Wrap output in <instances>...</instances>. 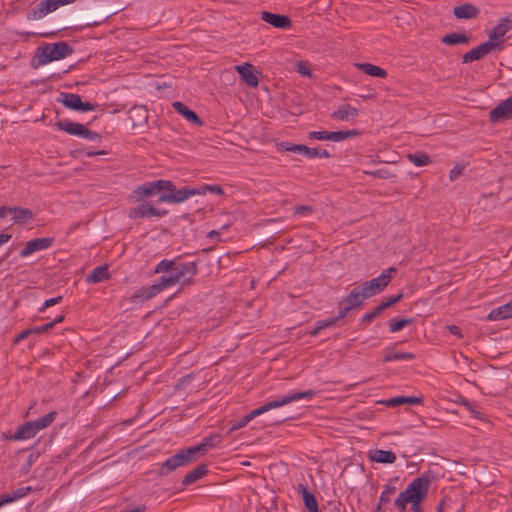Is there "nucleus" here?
<instances>
[{
  "label": "nucleus",
  "mask_w": 512,
  "mask_h": 512,
  "mask_svg": "<svg viewBox=\"0 0 512 512\" xmlns=\"http://www.w3.org/2000/svg\"><path fill=\"white\" fill-rule=\"evenodd\" d=\"M317 394H318L317 391L309 389V390L301 391V392H290V393H288L284 396H281L275 400L269 401V402L265 403L264 405L253 409L250 413L246 414L239 421L234 422L229 429V433H232L236 430H239V429L247 426L248 423L250 421H252L255 417L260 416L272 409H276V408L285 406L287 404H290L292 402L299 401L302 399L310 400Z\"/></svg>",
  "instance_id": "1"
},
{
  "label": "nucleus",
  "mask_w": 512,
  "mask_h": 512,
  "mask_svg": "<svg viewBox=\"0 0 512 512\" xmlns=\"http://www.w3.org/2000/svg\"><path fill=\"white\" fill-rule=\"evenodd\" d=\"M429 491V479L420 476L413 479L394 501L399 512H405L407 504H411L413 512H424L421 503L426 499Z\"/></svg>",
  "instance_id": "2"
},
{
  "label": "nucleus",
  "mask_w": 512,
  "mask_h": 512,
  "mask_svg": "<svg viewBox=\"0 0 512 512\" xmlns=\"http://www.w3.org/2000/svg\"><path fill=\"white\" fill-rule=\"evenodd\" d=\"M212 439L213 437L205 438L198 445L180 450L175 455L167 458L160 464L158 474L160 476H166L177 468L196 461L199 453H204L207 451L208 447L213 446Z\"/></svg>",
  "instance_id": "3"
},
{
  "label": "nucleus",
  "mask_w": 512,
  "mask_h": 512,
  "mask_svg": "<svg viewBox=\"0 0 512 512\" xmlns=\"http://www.w3.org/2000/svg\"><path fill=\"white\" fill-rule=\"evenodd\" d=\"M396 273V268L389 267L388 269L383 270L376 278L365 281L358 286L363 292L364 296L366 298H370L382 292L388 286L389 282L392 280Z\"/></svg>",
  "instance_id": "4"
},
{
  "label": "nucleus",
  "mask_w": 512,
  "mask_h": 512,
  "mask_svg": "<svg viewBox=\"0 0 512 512\" xmlns=\"http://www.w3.org/2000/svg\"><path fill=\"white\" fill-rule=\"evenodd\" d=\"M73 53V48L66 42L46 44L41 48L39 64L44 65L52 61L64 59Z\"/></svg>",
  "instance_id": "5"
},
{
  "label": "nucleus",
  "mask_w": 512,
  "mask_h": 512,
  "mask_svg": "<svg viewBox=\"0 0 512 512\" xmlns=\"http://www.w3.org/2000/svg\"><path fill=\"white\" fill-rule=\"evenodd\" d=\"M56 126L58 127V129L70 135H75L89 141H97L100 139V136L97 132L91 131L84 124L81 123L65 120L58 121L56 123Z\"/></svg>",
  "instance_id": "6"
},
{
  "label": "nucleus",
  "mask_w": 512,
  "mask_h": 512,
  "mask_svg": "<svg viewBox=\"0 0 512 512\" xmlns=\"http://www.w3.org/2000/svg\"><path fill=\"white\" fill-rule=\"evenodd\" d=\"M168 213L167 210L152 206L149 202H142L136 207H132L128 212L130 219L137 218H162Z\"/></svg>",
  "instance_id": "7"
},
{
  "label": "nucleus",
  "mask_w": 512,
  "mask_h": 512,
  "mask_svg": "<svg viewBox=\"0 0 512 512\" xmlns=\"http://www.w3.org/2000/svg\"><path fill=\"white\" fill-rule=\"evenodd\" d=\"M512 29V13L506 15L489 33V42H492L497 50H502V38Z\"/></svg>",
  "instance_id": "8"
},
{
  "label": "nucleus",
  "mask_w": 512,
  "mask_h": 512,
  "mask_svg": "<svg viewBox=\"0 0 512 512\" xmlns=\"http://www.w3.org/2000/svg\"><path fill=\"white\" fill-rule=\"evenodd\" d=\"M201 194L200 190L197 188L183 187L181 189H175L173 193H162L158 198V203H170V204H179L194 195Z\"/></svg>",
  "instance_id": "9"
},
{
  "label": "nucleus",
  "mask_w": 512,
  "mask_h": 512,
  "mask_svg": "<svg viewBox=\"0 0 512 512\" xmlns=\"http://www.w3.org/2000/svg\"><path fill=\"white\" fill-rule=\"evenodd\" d=\"M61 102L71 110L87 112L95 110V106L90 102H83L80 95L73 93H61Z\"/></svg>",
  "instance_id": "10"
},
{
  "label": "nucleus",
  "mask_w": 512,
  "mask_h": 512,
  "mask_svg": "<svg viewBox=\"0 0 512 512\" xmlns=\"http://www.w3.org/2000/svg\"><path fill=\"white\" fill-rule=\"evenodd\" d=\"M235 70L240 75L241 80L249 87H257L261 73L248 62L236 65Z\"/></svg>",
  "instance_id": "11"
},
{
  "label": "nucleus",
  "mask_w": 512,
  "mask_h": 512,
  "mask_svg": "<svg viewBox=\"0 0 512 512\" xmlns=\"http://www.w3.org/2000/svg\"><path fill=\"white\" fill-rule=\"evenodd\" d=\"M512 118V96L506 100L501 101L495 108L489 113V119L491 122L496 123L503 120Z\"/></svg>",
  "instance_id": "12"
},
{
  "label": "nucleus",
  "mask_w": 512,
  "mask_h": 512,
  "mask_svg": "<svg viewBox=\"0 0 512 512\" xmlns=\"http://www.w3.org/2000/svg\"><path fill=\"white\" fill-rule=\"evenodd\" d=\"M53 242L54 238L51 237L30 240L25 244L24 248L20 251L19 255L22 258L28 257L32 253L48 249L49 247L52 246Z\"/></svg>",
  "instance_id": "13"
},
{
  "label": "nucleus",
  "mask_w": 512,
  "mask_h": 512,
  "mask_svg": "<svg viewBox=\"0 0 512 512\" xmlns=\"http://www.w3.org/2000/svg\"><path fill=\"white\" fill-rule=\"evenodd\" d=\"M496 50L497 49L494 47L492 42L486 41L480 44L479 46L471 49L469 52L465 53L462 57V62L469 63L475 60H479Z\"/></svg>",
  "instance_id": "14"
},
{
  "label": "nucleus",
  "mask_w": 512,
  "mask_h": 512,
  "mask_svg": "<svg viewBox=\"0 0 512 512\" xmlns=\"http://www.w3.org/2000/svg\"><path fill=\"white\" fill-rule=\"evenodd\" d=\"M261 20L279 29H289L292 26V21L288 16L268 11L261 12Z\"/></svg>",
  "instance_id": "15"
},
{
  "label": "nucleus",
  "mask_w": 512,
  "mask_h": 512,
  "mask_svg": "<svg viewBox=\"0 0 512 512\" xmlns=\"http://www.w3.org/2000/svg\"><path fill=\"white\" fill-rule=\"evenodd\" d=\"M159 289L154 284L150 286H143L136 290L130 298L133 304H142L143 302L152 299L159 294Z\"/></svg>",
  "instance_id": "16"
},
{
  "label": "nucleus",
  "mask_w": 512,
  "mask_h": 512,
  "mask_svg": "<svg viewBox=\"0 0 512 512\" xmlns=\"http://www.w3.org/2000/svg\"><path fill=\"white\" fill-rule=\"evenodd\" d=\"M358 116L357 108L351 106L348 103L341 104L337 110H335L331 117L340 121H348L355 119Z\"/></svg>",
  "instance_id": "17"
},
{
  "label": "nucleus",
  "mask_w": 512,
  "mask_h": 512,
  "mask_svg": "<svg viewBox=\"0 0 512 512\" xmlns=\"http://www.w3.org/2000/svg\"><path fill=\"white\" fill-rule=\"evenodd\" d=\"M37 433L38 430L33 421H28L20 425L11 438L16 441L28 440L33 438Z\"/></svg>",
  "instance_id": "18"
},
{
  "label": "nucleus",
  "mask_w": 512,
  "mask_h": 512,
  "mask_svg": "<svg viewBox=\"0 0 512 512\" xmlns=\"http://www.w3.org/2000/svg\"><path fill=\"white\" fill-rule=\"evenodd\" d=\"M297 491L301 495L304 505L309 512H319L316 497L309 491L306 485L298 484Z\"/></svg>",
  "instance_id": "19"
},
{
  "label": "nucleus",
  "mask_w": 512,
  "mask_h": 512,
  "mask_svg": "<svg viewBox=\"0 0 512 512\" xmlns=\"http://www.w3.org/2000/svg\"><path fill=\"white\" fill-rule=\"evenodd\" d=\"M32 491L30 486H22L10 493L0 495V507L24 498Z\"/></svg>",
  "instance_id": "20"
},
{
  "label": "nucleus",
  "mask_w": 512,
  "mask_h": 512,
  "mask_svg": "<svg viewBox=\"0 0 512 512\" xmlns=\"http://www.w3.org/2000/svg\"><path fill=\"white\" fill-rule=\"evenodd\" d=\"M280 150L289 151L293 153L301 154L307 158H313V154H316V148H310L302 144H292L289 142H281L279 144Z\"/></svg>",
  "instance_id": "21"
},
{
  "label": "nucleus",
  "mask_w": 512,
  "mask_h": 512,
  "mask_svg": "<svg viewBox=\"0 0 512 512\" xmlns=\"http://www.w3.org/2000/svg\"><path fill=\"white\" fill-rule=\"evenodd\" d=\"M172 106L175 109V111L182 115L188 122L198 126H201L203 124L198 115L194 111L189 109L184 103L180 101H175L173 102Z\"/></svg>",
  "instance_id": "22"
},
{
  "label": "nucleus",
  "mask_w": 512,
  "mask_h": 512,
  "mask_svg": "<svg viewBox=\"0 0 512 512\" xmlns=\"http://www.w3.org/2000/svg\"><path fill=\"white\" fill-rule=\"evenodd\" d=\"M155 186H157V181L146 182L143 185L137 186L133 190V196L137 201H142L145 198H149L159 192Z\"/></svg>",
  "instance_id": "23"
},
{
  "label": "nucleus",
  "mask_w": 512,
  "mask_h": 512,
  "mask_svg": "<svg viewBox=\"0 0 512 512\" xmlns=\"http://www.w3.org/2000/svg\"><path fill=\"white\" fill-rule=\"evenodd\" d=\"M512 318V301L492 309L487 319L490 321H498Z\"/></svg>",
  "instance_id": "24"
},
{
  "label": "nucleus",
  "mask_w": 512,
  "mask_h": 512,
  "mask_svg": "<svg viewBox=\"0 0 512 512\" xmlns=\"http://www.w3.org/2000/svg\"><path fill=\"white\" fill-rule=\"evenodd\" d=\"M177 270L183 277V284H190L193 277L197 274V261L185 262L177 266Z\"/></svg>",
  "instance_id": "25"
},
{
  "label": "nucleus",
  "mask_w": 512,
  "mask_h": 512,
  "mask_svg": "<svg viewBox=\"0 0 512 512\" xmlns=\"http://www.w3.org/2000/svg\"><path fill=\"white\" fill-rule=\"evenodd\" d=\"M369 459L377 463L392 464L397 457L392 451L376 449L369 452Z\"/></svg>",
  "instance_id": "26"
},
{
  "label": "nucleus",
  "mask_w": 512,
  "mask_h": 512,
  "mask_svg": "<svg viewBox=\"0 0 512 512\" xmlns=\"http://www.w3.org/2000/svg\"><path fill=\"white\" fill-rule=\"evenodd\" d=\"M207 472H208V467L206 464L198 465L196 468H194L193 470H191L184 476V478L182 480V485L189 486V485L195 483L197 480L204 477L207 474Z\"/></svg>",
  "instance_id": "27"
},
{
  "label": "nucleus",
  "mask_w": 512,
  "mask_h": 512,
  "mask_svg": "<svg viewBox=\"0 0 512 512\" xmlns=\"http://www.w3.org/2000/svg\"><path fill=\"white\" fill-rule=\"evenodd\" d=\"M478 13V8L468 3L456 6L453 9V14L458 19H472L475 18L478 15Z\"/></svg>",
  "instance_id": "28"
},
{
  "label": "nucleus",
  "mask_w": 512,
  "mask_h": 512,
  "mask_svg": "<svg viewBox=\"0 0 512 512\" xmlns=\"http://www.w3.org/2000/svg\"><path fill=\"white\" fill-rule=\"evenodd\" d=\"M110 278L108 267L106 265H100L95 267L89 275L86 277L87 283H100Z\"/></svg>",
  "instance_id": "29"
},
{
  "label": "nucleus",
  "mask_w": 512,
  "mask_h": 512,
  "mask_svg": "<svg viewBox=\"0 0 512 512\" xmlns=\"http://www.w3.org/2000/svg\"><path fill=\"white\" fill-rule=\"evenodd\" d=\"M342 299L354 309L360 307L367 298L364 296L359 286H356Z\"/></svg>",
  "instance_id": "30"
},
{
  "label": "nucleus",
  "mask_w": 512,
  "mask_h": 512,
  "mask_svg": "<svg viewBox=\"0 0 512 512\" xmlns=\"http://www.w3.org/2000/svg\"><path fill=\"white\" fill-rule=\"evenodd\" d=\"M356 67L372 77L385 78L387 76L386 70L371 63H357Z\"/></svg>",
  "instance_id": "31"
},
{
  "label": "nucleus",
  "mask_w": 512,
  "mask_h": 512,
  "mask_svg": "<svg viewBox=\"0 0 512 512\" xmlns=\"http://www.w3.org/2000/svg\"><path fill=\"white\" fill-rule=\"evenodd\" d=\"M470 37L464 33H450L442 37L441 42L446 45L468 44Z\"/></svg>",
  "instance_id": "32"
},
{
  "label": "nucleus",
  "mask_w": 512,
  "mask_h": 512,
  "mask_svg": "<svg viewBox=\"0 0 512 512\" xmlns=\"http://www.w3.org/2000/svg\"><path fill=\"white\" fill-rule=\"evenodd\" d=\"M13 220L15 223H26L33 217V213L30 209L22 207L12 208Z\"/></svg>",
  "instance_id": "33"
},
{
  "label": "nucleus",
  "mask_w": 512,
  "mask_h": 512,
  "mask_svg": "<svg viewBox=\"0 0 512 512\" xmlns=\"http://www.w3.org/2000/svg\"><path fill=\"white\" fill-rule=\"evenodd\" d=\"M414 358H415V355L413 353L389 350L385 353L383 361L384 362L405 361V360H412Z\"/></svg>",
  "instance_id": "34"
},
{
  "label": "nucleus",
  "mask_w": 512,
  "mask_h": 512,
  "mask_svg": "<svg viewBox=\"0 0 512 512\" xmlns=\"http://www.w3.org/2000/svg\"><path fill=\"white\" fill-rule=\"evenodd\" d=\"M56 416H57V412L51 411V412L43 415L42 417L34 420L33 423H34L35 427L37 428L38 432L42 429L47 428L49 425H51L53 423V421L55 420Z\"/></svg>",
  "instance_id": "35"
},
{
  "label": "nucleus",
  "mask_w": 512,
  "mask_h": 512,
  "mask_svg": "<svg viewBox=\"0 0 512 512\" xmlns=\"http://www.w3.org/2000/svg\"><path fill=\"white\" fill-rule=\"evenodd\" d=\"M407 159L417 167L426 166L431 162L430 157L423 152L408 154Z\"/></svg>",
  "instance_id": "36"
},
{
  "label": "nucleus",
  "mask_w": 512,
  "mask_h": 512,
  "mask_svg": "<svg viewBox=\"0 0 512 512\" xmlns=\"http://www.w3.org/2000/svg\"><path fill=\"white\" fill-rule=\"evenodd\" d=\"M359 133L356 130H347V131H333L330 132V141L341 142L348 138H353L357 136Z\"/></svg>",
  "instance_id": "37"
},
{
  "label": "nucleus",
  "mask_w": 512,
  "mask_h": 512,
  "mask_svg": "<svg viewBox=\"0 0 512 512\" xmlns=\"http://www.w3.org/2000/svg\"><path fill=\"white\" fill-rule=\"evenodd\" d=\"M64 319V315H59L57 316L53 321L51 322H48L46 324H43V325H40V326H36V327H33V328H30L31 330V333L33 334H42V333H45L49 330H51L57 323H60L62 322Z\"/></svg>",
  "instance_id": "38"
},
{
  "label": "nucleus",
  "mask_w": 512,
  "mask_h": 512,
  "mask_svg": "<svg viewBox=\"0 0 512 512\" xmlns=\"http://www.w3.org/2000/svg\"><path fill=\"white\" fill-rule=\"evenodd\" d=\"M177 284V278H172V276L164 275L157 279L154 283L156 288L159 289V292L163 291L166 288L172 287Z\"/></svg>",
  "instance_id": "39"
},
{
  "label": "nucleus",
  "mask_w": 512,
  "mask_h": 512,
  "mask_svg": "<svg viewBox=\"0 0 512 512\" xmlns=\"http://www.w3.org/2000/svg\"><path fill=\"white\" fill-rule=\"evenodd\" d=\"M174 265H176V260L163 259L161 260L155 267L154 273H164L174 270Z\"/></svg>",
  "instance_id": "40"
},
{
  "label": "nucleus",
  "mask_w": 512,
  "mask_h": 512,
  "mask_svg": "<svg viewBox=\"0 0 512 512\" xmlns=\"http://www.w3.org/2000/svg\"><path fill=\"white\" fill-rule=\"evenodd\" d=\"M412 319H392L389 322V328L391 332H397L403 329L405 326L410 324Z\"/></svg>",
  "instance_id": "41"
},
{
  "label": "nucleus",
  "mask_w": 512,
  "mask_h": 512,
  "mask_svg": "<svg viewBox=\"0 0 512 512\" xmlns=\"http://www.w3.org/2000/svg\"><path fill=\"white\" fill-rule=\"evenodd\" d=\"M157 186L156 189H158L159 192L163 193H173L176 189L174 183L170 180H156Z\"/></svg>",
  "instance_id": "42"
},
{
  "label": "nucleus",
  "mask_w": 512,
  "mask_h": 512,
  "mask_svg": "<svg viewBox=\"0 0 512 512\" xmlns=\"http://www.w3.org/2000/svg\"><path fill=\"white\" fill-rule=\"evenodd\" d=\"M396 492V488L391 485H386L379 496L380 505H384L390 501V497Z\"/></svg>",
  "instance_id": "43"
},
{
  "label": "nucleus",
  "mask_w": 512,
  "mask_h": 512,
  "mask_svg": "<svg viewBox=\"0 0 512 512\" xmlns=\"http://www.w3.org/2000/svg\"><path fill=\"white\" fill-rule=\"evenodd\" d=\"M353 308L344 301V299H341L338 302V315L335 316V318L339 321L347 316V314L352 310Z\"/></svg>",
  "instance_id": "44"
},
{
  "label": "nucleus",
  "mask_w": 512,
  "mask_h": 512,
  "mask_svg": "<svg viewBox=\"0 0 512 512\" xmlns=\"http://www.w3.org/2000/svg\"><path fill=\"white\" fill-rule=\"evenodd\" d=\"M383 309L380 307V305L376 306L373 311L366 313L362 319L361 322L365 325H369L377 316H379L382 313Z\"/></svg>",
  "instance_id": "45"
},
{
  "label": "nucleus",
  "mask_w": 512,
  "mask_h": 512,
  "mask_svg": "<svg viewBox=\"0 0 512 512\" xmlns=\"http://www.w3.org/2000/svg\"><path fill=\"white\" fill-rule=\"evenodd\" d=\"M296 71L300 75H302L304 77H310L311 76L310 65L306 61H299V62H297V64H296Z\"/></svg>",
  "instance_id": "46"
},
{
  "label": "nucleus",
  "mask_w": 512,
  "mask_h": 512,
  "mask_svg": "<svg viewBox=\"0 0 512 512\" xmlns=\"http://www.w3.org/2000/svg\"><path fill=\"white\" fill-rule=\"evenodd\" d=\"M313 212V207L310 205H298L294 207L293 214L301 216H309Z\"/></svg>",
  "instance_id": "47"
},
{
  "label": "nucleus",
  "mask_w": 512,
  "mask_h": 512,
  "mask_svg": "<svg viewBox=\"0 0 512 512\" xmlns=\"http://www.w3.org/2000/svg\"><path fill=\"white\" fill-rule=\"evenodd\" d=\"M338 320L335 317H330L327 319L319 320L318 323V329L324 330L329 327H334Z\"/></svg>",
  "instance_id": "48"
},
{
  "label": "nucleus",
  "mask_w": 512,
  "mask_h": 512,
  "mask_svg": "<svg viewBox=\"0 0 512 512\" xmlns=\"http://www.w3.org/2000/svg\"><path fill=\"white\" fill-rule=\"evenodd\" d=\"M308 136L315 140H330V132L328 131H312Z\"/></svg>",
  "instance_id": "49"
},
{
  "label": "nucleus",
  "mask_w": 512,
  "mask_h": 512,
  "mask_svg": "<svg viewBox=\"0 0 512 512\" xmlns=\"http://www.w3.org/2000/svg\"><path fill=\"white\" fill-rule=\"evenodd\" d=\"M402 293H399L397 294L396 296H392L390 297L388 300L380 303V307L383 309V311L389 307H391L392 305L396 304L398 301H400L402 299Z\"/></svg>",
  "instance_id": "50"
},
{
  "label": "nucleus",
  "mask_w": 512,
  "mask_h": 512,
  "mask_svg": "<svg viewBox=\"0 0 512 512\" xmlns=\"http://www.w3.org/2000/svg\"><path fill=\"white\" fill-rule=\"evenodd\" d=\"M62 301V296L53 297L47 299L43 305L39 308V312H43L46 308L59 304Z\"/></svg>",
  "instance_id": "51"
},
{
  "label": "nucleus",
  "mask_w": 512,
  "mask_h": 512,
  "mask_svg": "<svg viewBox=\"0 0 512 512\" xmlns=\"http://www.w3.org/2000/svg\"><path fill=\"white\" fill-rule=\"evenodd\" d=\"M41 3L47 14L59 8L56 0H42Z\"/></svg>",
  "instance_id": "52"
},
{
  "label": "nucleus",
  "mask_w": 512,
  "mask_h": 512,
  "mask_svg": "<svg viewBox=\"0 0 512 512\" xmlns=\"http://www.w3.org/2000/svg\"><path fill=\"white\" fill-rule=\"evenodd\" d=\"M201 194H204L206 191H210L214 194L221 195L223 194V189L219 185H205L201 189H199Z\"/></svg>",
  "instance_id": "53"
},
{
  "label": "nucleus",
  "mask_w": 512,
  "mask_h": 512,
  "mask_svg": "<svg viewBox=\"0 0 512 512\" xmlns=\"http://www.w3.org/2000/svg\"><path fill=\"white\" fill-rule=\"evenodd\" d=\"M384 404L389 407H397L399 405L404 404V396L389 398L384 401Z\"/></svg>",
  "instance_id": "54"
},
{
  "label": "nucleus",
  "mask_w": 512,
  "mask_h": 512,
  "mask_svg": "<svg viewBox=\"0 0 512 512\" xmlns=\"http://www.w3.org/2000/svg\"><path fill=\"white\" fill-rule=\"evenodd\" d=\"M463 169V166L455 165L449 172L450 180L455 181L462 174Z\"/></svg>",
  "instance_id": "55"
},
{
  "label": "nucleus",
  "mask_w": 512,
  "mask_h": 512,
  "mask_svg": "<svg viewBox=\"0 0 512 512\" xmlns=\"http://www.w3.org/2000/svg\"><path fill=\"white\" fill-rule=\"evenodd\" d=\"M463 405L470 411L476 418H481V413L475 409V405L469 401H464Z\"/></svg>",
  "instance_id": "56"
},
{
  "label": "nucleus",
  "mask_w": 512,
  "mask_h": 512,
  "mask_svg": "<svg viewBox=\"0 0 512 512\" xmlns=\"http://www.w3.org/2000/svg\"><path fill=\"white\" fill-rule=\"evenodd\" d=\"M447 330H448L451 334H453V335L457 336L458 338H461V337H462L461 330H460V328H459L458 326H456V325H448V326H447Z\"/></svg>",
  "instance_id": "57"
},
{
  "label": "nucleus",
  "mask_w": 512,
  "mask_h": 512,
  "mask_svg": "<svg viewBox=\"0 0 512 512\" xmlns=\"http://www.w3.org/2000/svg\"><path fill=\"white\" fill-rule=\"evenodd\" d=\"M422 402V398L418 397H405L404 396V404H420Z\"/></svg>",
  "instance_id": "58"
},
{
  "label": "nucleus",
  "mask_w": 512,
  "mask_h": 512,
  "mask_svg": "<svg viewBox=\"0 0 512 512\" xmlns=\"http://www.w3.org/2000/svg\"><path fill=\"white\" fill-rule=\"evenodd\" d=\"M330 157V154L327 150H318L316 148V154H313V158H328Z\"/></svg>",
  "instance_id": "59"
},
{
  "label": "nucleus",
  "mask_w": 512,
  "mask_h": 512,
  "mask_svg": "<svg viewBox=\"0 0 512 512\" xmlns=\"http://www.w3.org/2000/svg\"><path fill=\"white\" fill-rule=\"evenodd\" d=\"M172 273L169 274V276H172V278H177V283L182 282L183 283V277L180 275V272L177 270V266L174 265V270L171 271Z\"/></svg>",
  "instance_id": "60"
},
{
  "label": "nucleus",
  "mask_w": 512,
  "mask_h": 512,
  "mask_svg": "<svg viewBox=\"0 0 512 512\" xmlns=\"http://www.w3.org/2000/svg\"><path fill=\"white\" fill-rule=\"evenodd\" d=\"M34 9L36 10V12L38 13V16H40L41 18H43L44 16L47 15V12L44 10V7L42 6V3L39 2L35 7Z\"/></svg>",
  "instance_id": "61"
},
{
  "label": "nucleus",
  "mask_w": 512,
  "mask_h": 512,
  "mask_svg": "<svg viewBox=\"0 0 512 512\" xmlns=\"http://www.w3.org/2000/svg\"><path fill=\"white\" fill-rule=\"evenodd\" d=\"M13 207H0V219L6 217L8 214L12 213Z\"/></svg>",
  "instance_id": "62"
},
{
  "label": "nucleus",
  "mask_w": 512,
  "mask_h": 512,
  "mask_svg": "<svg viewBox=\"0 0 512 512\" xmlns=\"http://www.w3.org/2000/svg\"><path fill=\"white\" fill-rule=\"evenodd\" d=\"M27 19L28 20H38V19H41L40 16H38V13L36 12V10L33 8L31 9L28 13H27Z\"/></svg>",
  "instance_id": "63"
},
{
  "label": "nucleus",
  "mask_w": 512,
  "mask_h": 512,
  "mask_svg": "<svg viewBox=\"0 0 512 512\" xmlns=\"http://www.w3.org/2000/svg\"><path fill=\"white\" fill-rule=\"evenodd\" d=\"M29 334H32L30 329L24 330L20 334H18L15 341L19 342V341L25 339Z\"/></svg>",
  "instance_id": "64"
}]
</instances>
